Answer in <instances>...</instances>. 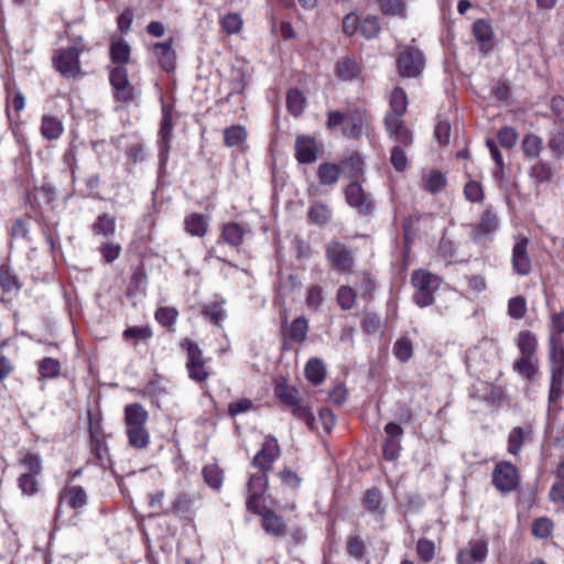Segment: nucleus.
Wrapping results in <instances>:
<instances>
[{
  "instance_id": "1",
  "label": "nucleus",
  "mask_w": 564,
  "mask_h": 564,
  "mask_svg": "<svg viewBox=\"0 0 564 564\" xmlns=\"http://www.w3.org/2000/svg\"><path fill=\"white\" fill-rule=\"evenodd\" d=\"M425 66V58L423 53L415 47L403 46L400 48L397 67L400 76L404 78L419 77Z\"/></svg>"
},
{
  "instance_id": "2",
  "label": "nucleus",
  "mask_w": 564,
  "mask_h": 564,
  "mask_svg": "<svg viewBox=\"0 0 564 564\" xmlns=\"http://www.w3.org/2000/svg\"><path fill=\"white\" fill-rule=\"evenodd\" d=\"M411 282L415 289L413 301L421 307L431 305L434 302L436 276L426 270L419 269L412 273Z\"/></svg>"
},
{
  "instance_id": "3",
  "label": "nucleus",
  "mask_w": 564,
  "mask_h": 564,
  "mask_svg": "<svg viewBox=\"0 0 564 564\" xmlns=\"http://www.w3.org/2000/svg\"><path fill=\"white\" fill-rule=\"evenodd\" d=\"M109 82L115 93V98L123 104L134 100L139 91L130 84L124 66H116L109 73Z\"/></svg>"
},
{
  "instance_id": "4",
  "label": "nucleus",
  "mask_w": 564,
  "mask_h": 564,
  "mask_svg": "<svg viewBox=\"0 0 564 564\" xmlns=\"http://www.w3.org/2000/svg\"><path fill=\"white\" fill-rule=\"evenodd\" d=\"M519 471L510 462H499L492 470V484L502 494L513 491L519 485Z\"/></svg>"
},
{
  "instance_id": "5",
  "label": "nucleus",
  "mask_w": 564,
  "mask_h": 564,
  "mask_svg": "<svg viewBox=\"0 0 564 564\" xmlns=\"http://www.w3.org/2000/svg\"><path fill=\"white\" fill-rule=\"evenodd\" d=\"M53 64L64 77H76L82 73L79 50L75 46L57 50L53 57Z\"/></svg>"
},
{
  "instance_id": "6",
  "label": "nucleus",
  "mask_w": 564,
  "mask_h": 564,
  "mask_svg": "<svg viewBox=\"0 0 564 564\" xmlns=\"http://www.w3.org/2000/svg\"><path fill=\"white\" fill-rule=\"evenodd\" d=\"M325 256L332 269L339 273H349L354 267L351 251L339 241H330L326 246Z\"/></svg>"
},
{
  "instance_id": "7",
  "label": "nucleus",
  "mask_w": 564,
  "mask_h": 564,
  "mask_svg": "<svg viewBox=\"0 0 564 564\" xmlns=\"http://www.w3.org/2000/svg\"><path fill=\"white\" fill-rule=\"evenodd\" d=\"M345 197L347 204L356 209L358 214L362 216L372 214L375 209L372 195L367 193L359 183H350L345 188Z\"/></svg>"
},
{
  "instance_id": "8",
  "label": "nucleus",
  "mask_w": 564,
  "mask_h": 564,
  "mask_svg": "<svg viewBox=\"0 0 564 564\" xmlns=\"http://www.w3.org/2000/svg\"><path fill=\"white\" fill-rule=\"evenodd\" d=\"M281 448L273 435H267L260 451L252 459V465L260 471L268 473L272 469L274 462L280 457Z\"/></svg>"
},
{
  "instance_id": "9",
  "label": "nucleus",
  "mask_w": 564,
  "mask_h": 564,
  "mask_svg": "<svg viewBox=\"0 0 564 564\" xmlns=\"http://www.w3.org/2000/svg\"><path fill=\"white\" fill-rule=\"evenodd\" d=\"M173 137V118L172 107L163 106L162 108V120L159 130V156L161 164L164 165L167 162L170 153V142Z\"/></svg>"
},
{
  "instance_id": "10",
  "label": "nucleus",
  "mask_w": 564,
  "mask_h": 564,
  "mask_svg": "<svg viewBox=\"0 0 564 564\" xmlns=\"http://www.w3.org/2000/svg\"><path fill=\"white\" fill-rule=\"evenodd\" d=\"M488 555V542L485 539L470 540L457 552V564H482Z\"/></svg>"
},
{
  "instance_id": "11",
  "label": "nucleus",
  "mask_w": 564,
  "mask_h": 564,
  "mask_svg": "<svg viewBox=\"0 0 564 564\" xmlns=\"http://www.w3.org/2000/svg\"><path fill=\"white\" fill-rule=\"evenodd\" d=\"M384 433L386 438L382 444L383 457L388 460H395L401 452L403 429L394 422H389L384 426Z\"/></svg>"
},
{
  "instance_id": "12",
  "label": "nucleus",
  "mask_w": 564,
  "mask_h": 564,
  "mask_svg": "<svg viewBox=\"0 0 564 564\" xmlns=\"http://www.w3.org/2000/svg\"><path fill=\"white\" fill-rule=\"evenodd\" d=\"M529 240L525 237L519 238L512 248L511 263L514 272L521 276L531 272V259L528 253Z\"/></svg>"
},
{
  "instance_id": "13",
  "label": "nucleus",
  "mask_w": 564,
  "mask_h": 564,
  "mask_svg": "<svg viewBox=\"0 0 564 564\" xmlns=\"http://www.w3.org/2000/svg\"><path fill=\"white\" fill-rule=\"evenodd\" d=\"M384 124L389 137L393 141L404 147L412 144V132L404 127L402 119L398 118V116H386Z\"/></svg>"
},
{
  "instance_id": "14",
  "label": "nucleus",
  "mask_w": 564,
  "mask_h": 564,
  "mask_svg": "<svg viewBox=\"0 0 564 564\" xmlns=\"http://www.w3.org/2000/svg\"><path fill=\"white\" fill-rule=\"evenodd\" d=\"M317 144L314 138L299 135L295 140V158L301 164H311L317 160Z\"/></svg>"
},
{
  "instance_id": "15",
  "label": "nucleus",
  "mask_w": 564,
  "mask_h": 564,
  "mask_svg": "<svg viewBox=\"0 0 564 564\" xmlns=\"http://www.w3.org/2000/svg\"><path fill=\"white\" fill-rule=\"evenodd\" d=\"M186 368L191 380L202 383L214 373L204 355H188Z\"/></svg>"
},
{
  "instance_id": "16",
  "label": "nucleus",
  "mask_w": 564,
  "mask_h": 564,
  "mask_svg": "<svg viewBox=\"0 0 564 564\" xmlns=\"http://www.w3.org/2000/svg\"><path fill=\"white\" fill-rule=\"evenodd\" d=\"M153 52L161 65V67L170 73L175 69L176 65V54L173 50V40L170 39L169 41L162 42V43H155L153 45Z\"/></svg>"
},
{
  "instance_id": "17",
  "label": "nucleus",
  "mask_w": 564,
  "mask_h": 564,
  "mask_svg": "<svg viewBox=\"0 0 564 564\" xmlns=\"http://www.w3.org/2000/svg\"><path fill=\"white\" fill-rule=\"evenodd\" d=\"M149 420V413L140 403H131L124 406L123 422L124 427L145 426Z\"/></svg>"
},
{
  "instance_id": "18",
  "label": "nucleus",
  "mask_w": 564,
  "mask_h": 564,
  "mask_svg": "<svg viewBox=\"0 0 564 564\" xmlns=\"http://www.w3.org/2000/svg\"><path fill=\"white\" fill-rule=\"evenodd\" d=\"M336 74L341 80L354 82L360 78L361 67L355 58L346 56L337 62Z\"/></svg>"
},
{
  "instance_id": "19",
  "label": "nucleus",
  "mask_w": 564,
  "mask_h": 564,
  "mask_svg": "<svg viewBox=\"0 0 564 564\" xmlns=\"http://www.w3.org/2000/svg\"><path fill=\"white\" fill-rule=\"evenodd\" d=\"M552 361V382L550 388V399H555L561 393V387L564 379V355H551Z\"/></svg>"
},
{
  "instance_id": "20",
  "label": "nucleus",
  "mask_w": 564,
  "mask_h": 564,
  "mask_svg": "<svg viewBox=\"0 0 564 564\" xmlns=\"http://www.w3.org/2000/svg\"><path fill=\"white\" fill-rule=\"evenodd\" d=\"M195 498L188 492H180L172 502L171 512L184 519H191L194 514Z\"/></svg>"
},
{
  "instance_id": "21",
  "label": "nucleus",
  "mask_w": 564,
  "mask_h": 564,
  "mask_svg": "<svg viewBox=\"0 0 564 564\" xmlns=\"http://www.w3.org/2000/svg\"><path fill=\"white\" fill-rule=\"evenodd\" d=\"M473 34L482 51H488L491 47L494 30L490 22L484 19L475 21L473 24Z\"/></svg>"
},
{
  "instance_id": "22",
  "label": "nucleus",
  "mask_w": 564,
  "mask_h": 564,
  "mask_svg": "<svg viewBox=\"0 0 564 564\" xmlns=\"http://www.w3.org/2000/svg\"><path fill=\"white\" fill-rule=\"evenodd\" d=\"M131 47L123 39L112 37L110 41V59L118 66H124L130 59Z\"/></svg>"
},
{
  "instance_id": "23",
  "label": "nucleus",
  "mask_w": 564,
  "mask_h": 564,
  "mask_svg": "<svg viewBox=\"0 0 564 564\" xmlns=\"http://www.w3.org/2000/svg\"><path fill=\"white\" fill-rule=\"evenodd\" d=\"M532 430L531 427H513L508 436V452L509 454L517 456L519 455L522 444L525 441L531 440Z\"/></svg>"
},
{
  "instance_id": "24",
  "label": "nucleus",
  "mask_w": 564,
  "mask_h": 564,
  "mask_svg": "<svg viewBox=\"0 0 564 564\" xmlns=\"http://www.w3.org/2000/svg\"><path fill=\"white\" fill-rule=\"evenodd\" d=\"M262 528L268 534L274 536H280L285 533V522L283 517L269 510L262 516Z\"/></svg>"
},
{
  "instance_id": "25",
  "label": "nucleus",
  "mask_w": 564,
  "mask_h": 564,
  "mask_svg": "<svg viewBox=\"0 0 564 564\" xmlns=\"http://www.w3.org/2000/svg\"><path fill=\"white\" fill-rule=\"evenodd\" d=\"M19 464L23 469L21 475H31L33 477L42 476L43 465L39 454L29 452L19 459Z\"/></svg>"
},
{
  "instance_id": "26",
  "label": "nucleus",
  "mask_w": 564,
  "mask_h": 564,
  "mask_svg": "<svg viewBox=\"0 0 564 564\" xmlns=\"http://www.w3.org/2000/svg\"><path fill=\"white\" fill-rule=\"evenodd\" d=\"M128 443L135 449H144L150 444V433L145 426L126 429Z\"/></svg>"
},
{
  "instance_id": "27",
  "label": "nucleus",
  "mask_w": 564,
  "mask_h": 564,
  "mask_svg": "<svg viewBox=\"0 0 564 564\" xmlns=\"http://www.w3.org/2000/svg\"><path fill=\"white\" fill-rule=\"evenodd\" d=\"M275 397L285 405H296L302 399L300 392L295 387L289 386L285 382H278L274 387Z\"/></svg>"
},
{
  "instance_id": "28",
  "label": "nucleus",
  "mask_w": 564,
  "mask_h": 564,
  "mask_svg": "<svg viewBox=\"0 0 564 564\" xmlns=\"http://www.w3.org/2000/svg\"><path fill=\"white\" fill-rule=\"evenodd\" d=\"M306 379L313 384H319L323 382L326 376V366L319 358H311L305 367Z\"/></svg>"
},
{
  "instance_id": "29",
  "label": "nucleus",
  "mask_w": 564,
  "mask_h": 564,
  "mask_svg": "<svg viewBox=\"0 0 564 564\" xmlns=\"http://www.w3.org/2000/svg\"><path fill=\"white\" fill-rule=\"evenodd\" d=\"M184 225L185 230L189 235L197 237H204L208 228V221L205 216L196 213L188 215L184 220Z\"/></svg>"
},
{
  "instance_id": "30",
  "label": "nucleus",
  "mask_w": 564,
  "mask_h": 564,
  "mask_svg": "<svg viewBox=\"0 0 564 564\" xmlns=\"http://www.w3.org/2000/svg\"><path fill=\"white\" fill-rule=\"evenodd\" d=\"M64 131L63 123L59 119L52 116H43L41 124V133L47 140L58 139Z\"/></svg>"
},
{
  "instance_id": "31",
  "label": "nucleus",
  "mask_w": 564,
  "mask_h": 564,
  "mask_svg": "<svg viewBox=\"0 0 564 564\" xmlns=\"http://www.w3.org/2000/svg\"><path fill=\"white\" fill-rule=\"evenodd\" d=\"M333 212L328 205L314 202L308 209V219L317 226L326 225L332 218Z\"/></svg>"
},
{
  "instance_id": "32",
  "label": "nucleus",
  "mask_w": 564,
  "mask_h": 564,
  "mask_svg": "<svg viewBox=\"0 0 564 564\" xmlns=\"http://www.w3.org/2000/svg\"><path fill=\"white\" fill-rule=\"evenodd\" d=\"M0 288L8 294H15L21 289L17 274L7 265L0 267Z\"/></svg>"
},
{
  "instance_id": "33",
  "label": "nucleus",
  "mask_w": 564,
  "mask_h": 564,
  "mask_svg": "<svg viewBox=\"0 0 564 564\" xmlns=\"http://www.w3.org/2000/svg\"><path fill=\"white\" fill-rule=\"evenodd\" d=\"M245 234V228L234 221L225 224L221 231L224 240L232 247H238L242 243Z\"/></svg>"
},
{
  "instance_id": "34",
  "label": "nucleus",
  "mask_w": 564,
  "mask_h": 564,
  "mask_svg": "<svg viewBox=\"0 0 564 564\" xmlns=\"http://www.w3.org/2000/svg\"><path fill=\"white\" fill-rule=\"evenodd\" d=\"M308 332V322L305 317L300 316L296 317L285 332V336L288 339L302 343L306 338V334Z\"/></svg>"
},
{
  "instance_id": "35",
  "label": "nucleus",
  "mask_w": 564,
  "mask_h": 564,
  "mask_svg": "<svg viewBox=\"0 0 564 564\" xmlns=\"http://www.w3.org/2000/svg\"><path fill=\"white\" fill-rule=\"evenodd\" d=\"M340 166L334 163H322L317 169L318 181L322 185L335 184L340 176Z\"/></svg>"
},
{
  "instance_id": "36",
  "label": "nucleus",
  "mask_w": 564,
  "mask_h": 564,
  "mask_svg": "<svg viewBox=\"0 0 564 564\" xmlns=\"http://www.w3.org/2000/svg\"><path fill=\"white\" fill-rule=\"evenodd\" d=\"M390 107L392 112L386 116H398L401 119L408 107L406 94L402 88L395 87L391 93Z\"/></svg>"
},
{
  "instance_id": "37",
  "label": "nucleus",
  "mask_w": 564,
  "mask_h": 564,
  "mask_svg": "<svg viewBox=\"0 0 564 564\" xmlns=\"http://www.w3.org/2000/svg\"><path fill=\"white\" fill-rule=\"evenodd\" d=\"M424 187L432 194L442 192L447 184L445 175L438 171H430L423 176Z\"/></svg>"
},
{
  "instance_id": "38",
  "label": "nucleus",
  "mask_w": 564,
  "mask_h": 564,
  "mask_svg": "<svg viewBox=\"0 0 564 564\" xmlns=\"http://www.w3.org/2000/svg\"><path fill=\"white\" fill-rule=\"evenodd\" d=\"M93 231L95 235H100L104 237L112 236L116 231L115 217L108 214L99 215L93 225Z\"/></svg>"
},
{
  "instance_id": "39",
  "label": "nucleus",
  "mask_w": 564,
  "mask_h": 564,
  "mask_svg": "<svg viewBox=\"0 0 564 564\" xmlns=\"http://www.w3.org/2000/svg\"><path fill=\"white\" fill-rule=\"evenodd\" d=\"M381 492L378 488L373 487L366 491L364 506L369 512L382 516L384 513V508L381 506Z\"/></svg>"
},
{
  "instance_id": "40",
  "label": "nucleus",
  "mask_w": 564,
  "mask_h": 564,
  "mask_svg": "<svg viewBox=\"0 0 564 564\" xmlns=\"http://www.w3.org/2000/svg\"><path fill=\"white\" fill-rule=\"evenodd\" d=\"M152 336L153 332L150 326H130L123 332V338L131 340L134 345L145 343Z\"/></svg>"
},
{
  "instance_id": "41",
  "label": "nucleus",
  "mask_w": 564,
  "mask_h": 564,
  "mask_svg": "<svg viewBox=\"0 0 564 564\" xmlns=\"http://www.w3.org/2000/svg\"><path fill=\"white\" fill-rule=\"evenodd\" d=\"M40 380L54 379L61 373V362L52 357L43 358L39 364Z\"/></svg>"
},
{
  "instance_id": "42",
  "label": "nucleus",
  "mask_w": 564,
  "mask_h": 564,
  "mask_svg": "<svg viewBox=\"0 0 564 564\" xmlns=\"http://www.w3.org/2000/svg\"><path fill=\"white\" fill-rule=\"evenodd\" d=\"M358 28L362 36L369 40L377 37L381 30L378 18L373 15H367L359 20Z\"/></svg>"
},
{
  "instance_id": "43",
  "label": "nucleus",
  "mask_w": 564,
  "mask_h": 564,
  "mask_svg": "<svg viewBox=\"0 0 564 564\" xmlns=\"http://www.w3.org/2000/svg\"><path fill=\"white\" fill-rule=\"evenodd\" d=\"M155 321L163 327H172L178 317V312L174 306H161L155 311Z\"/></svg>"
},
{
  "instance_id": "44",
  "label": "nucleus",
  "mask_w": 564,
  "mask_h": 564,
  "mask_svg": "<svg viewBox=\"0 0 564 564\" xmlns=\"http://www.w3.org/2000/svg\"><path fill=\"white\" fill-rule=\"evenodd\" d=\"M66 500L73 509H80L87 503V494L82 486H72L66 491Z\"/></svg>"
},
{
  "instance_id": "45",
  "label": "nucleus",
  "mask_w": 564,
  "mask_h": 564,
  "mask_svg": "<svg viewBox=\"0 0 564 564\" xmlns=\"http://www.w3.org/2000/svg\"><path fill=\"white\" fill-rule=\"evenodd\" d=\"M286 106L288 110L294 115L299 116L303 112L305 108V97L303 93L297 89H291L286 96Z\"/></svg>"
},
{
  "instance_id": "46",
  "label": "nucleus",
  "mask_w": 564,
  "mask_h": 564,
  "mask_svg": "<svg viewBox=\"0 0 564 564\" xmlns=\"http://www.w3.org/2000/svg\"><path fill=\"white\" fill-rule=\"evenodd\" d=\"M290 408L295 417L302 420L311 431L315 430V417L308 405L301 400L296 405Z\"/></svg>"
},
{
  "instance_id": "47",
  "label": "nucleus",
  "mask_w": 564,
  "mask_h": 564,
  "mask_svg": "<svg viewBox=\"0 0 564 564\" xmlns=\"http://www.w3.org/2000/svg\"><path fill=\"white\" fill-rule=\"evenodd\" d=\"M205 482L213 489H219L223 485V470L217 465H207L203 469Z\"/></svg>"
},
{
  "instance_id": "48",
  "label": "nucleus",
  "mask_w": 564,
  "mask_h": 564,
  "mask_svg": "<svg viewBox=\"0 0 564 564\" xmlns=\"http://www.w3.org/2000/svg\"><path fill=\"white\" fill-rule=\"evenodd\" d=\"M514 370L530 379V380H533L536 372H538V366H536V362H534L530 355H524L522 358H520L513 366Z\"/></svg>"
},
{
  "instance_id": "49",
  "label": "nucleus",
  "mask_w": 564,
  "mask_h": 564,
  "mask_svg": "<svg viewBox=\"0 0 564 564\" xmlns=\"http://www.w3.org/2000/svg\"><path fill=\"white\" fill-rule=\"evenodd\" d=\"M90 452L99 464L104 465L110 462L106 436L90 440Z\"/></svg>"
},
{
  "instance_id": "50",
  "label": "nucleus",
  "mask_w": 564,
  "mask_h": 564,
  "mask_svg": "<svg viewBox=\"0 0 564 564\" xmlns=\"http://www.w3.org/2000/svg\"><path fill=\"white\" fill-rule=\"evenodd\" d=\"M40 478L31 475H20L18 478V487L25 496H34L40 490Z\"/></svg>"
},
{
  "instance_id": "51",
  "label": "nucleus",
  "mask_w": 564,
  "mask_h": 564,
  "mask_svg": "<svg viewBox=\"0 0 564 564\" xmlns=\"http://www.w3.org/2000/svg\"><path fill=\"white\" fill-rule=\"evenodd\" d=\"M341 170L349 175V177H358L362 174L364 162L358 154H352L348 159L341 161Z\"/></svg>"
},
{
  "instance_id": "52",
  "label": "nucleus",
  "mask_w": 564,
  "mask_h": 564,
  "mask_svg": "<svg viewBox=\"0 0 564 564\" xmlns=\"http://www.w3.org/2000/svg\"><path fill=\"white\" fill-rule=\"evenodd\" d=\"M246 137V130L241 126H231L224 131V140L227 147L240 145Z\"/></svg>"
},
{
  "instance_id": "53",
  "label": "nucleus",
  "mask_w": 564,
  "mask_h": 564,
  "mask_svg": "<svg viewBox=\"0 0 564 564\" xmlns=\"http://www.w3.org/2000/svg\"><path fill=\"white\" fill-rule=\"evenodd\" d=\"M523 153L529 158H538L542 150V140L535 134H527L521 144Z\"/></svg>"
},
{
  "instance_id": "54",
  "label": "nucleus",
  "mask_w": 564,
  "mask_h": 564,
  "mask_svg": "<svg viewBox=\"0 0 564 564\" xmlns=\"http://www.w3.org/2000/svg\"><path fill=\"white\" fill-rule=\"evenodd\" d=\"M268 475L264 471L250 476L247 484L248 494L263 495L268 488Z\"/></svg>"
},
{
  "instance_id": "55",
  "label": "nucleus",
  "mask_w": 564,
  "mask_h": 564,
  "mask_svg": "<svg viewBox=\"0 0 564 564\" xmlns=\"http://www.w3.org/2000/svg\"><path fill=\"white\" fill-rule=\"evenodd\" d=\"M464 196L470 203H481L485 198L481 184L473 180L468 181L464 186Z\"/></svg>"
},
{
  "instance_id": "56",
  "label": "nucleus",
  "mask_w": 564,
  "mask_h": 564,
  "mask_svg": "<svg viewBox=\"0 0 564 564\" xmlns=\"http://www.w3.org/2000/svg\"><path fill=\"white\" fill-rule=\"evenodd\" d=\"M203 314L206 318H208L212 323L217 326H220L221 322L226 317V311L220 303H213L210 305H206Z\"/></svg>"
},
{
  "instance_id": "57",
  "label": "nucleus",
  "mask_w": 564,
  "mask_h": 564,
  "mask_svg": "<svg viewBox=\"0 0 564 564\" xmlns=\"http://www.w3.org/2000/svg\"><path fill=\"white\" fill-rule=\"evenodd\" d=\"M553 522L545 517L534 520L532 524V533L539 539H546L552 534Z\"/></svg>"
},
{
  "instance_id": "58",
  "label": "nucleus",
  "mask_w": 564,
  "mask_h": 564,
  "mask_svg": "<svg viewBox=\"0 0 564 564\" xmlns=\"http://www.w3.org/2000/svg\"><path fill=\"white\" fill-rule=\"evenodd\" d=\"M337 302L345 311L352 308L356 302L355 291L349 286H340L337 291Z\"/></svg>"
},
{
  "instance_id": "59",
  "label": "nucleus",
  "mask_w": 564,
  "mask_h": 564,
  "mask_svg": "<svg viewBox=\"0 0 564 564\" xmlns=\"http://www.w3.org/2000/svg\"><path fill=\"white\" fill-rule=\"evenodd\" d=\"M498 226V219L496 214L491 208H487L481 215L480 223L476 227L477 230H480L482 234H489L496 230Z\"/></svg>"
},
{
  "instance_id": "60",
  "label": "nucleus",
  "mask_w": 564,
  "mask_h": 564,
  "mask_svg": "<svg viewBox=\"0 0 564 564\" xmlns=\"http://www.w3.org/2000/svg\"><path fill=\"white\" fill-rule=\"evenodd\" d=\"M242 26V19L237 13H228L221 19V29L229 35L237 34Z\"/></svg>"
},
{
  "instance_id": "61",
  "label": "nucleus",
  "mask_w": 564,
  "mask_h": 564,
  "mask_svg": "<svg viewBox=\"0 0 564 564\" xmlns=\"http://www.w3.org/2000/svg\"><path fill=\"white\" fill-rule=\"evenodd\" d=\"M305 302L310 310L317 311L324 302L323 288L319 285L310 286Z\"/></svg>"
},
{
  "instance_id": "62",
  "label": "nucleus",
  "mask_w": 564,
  "mask_h": 564,
  "mask_svg": "<svg viewBox=\"0 0 564 564\" xmlns=\"http://www.w3.org/2000/svg\"><path fill=\"white\" fill-rule=\"evenodd\" d=\"M517 345L520 352H534L536 349V338L531 332L523 330L518 335Z\"/></svg>"
},
{
  "instance_id": "63",
  "label": "nucleus",
  "mask_w": 564,
  "mask_h": 564,
  "mask_svg": "<svg viewBox=\"0 0 564 564\" xmlns=\"http://www.w3.org/2000/svg\"><path fill=\"white\" fill-rule=\"evenodd\" d=\"M527 302L523 296H516L509 300L508 314L514 319H520L525 315Z\"/></svg>"
},
{
  "instance_id": "64",
  "label": "nucleus",
  "mask_w": 564,
  "mask_h": 564,
  "mask_svg": "<svg viewBox=\"0 0 564 564\" xmlns=\"http://www.w3.org/2000/svg\"><path fill=\"white\" fill-rule=\"evenodd\" d=\"M416 552L423 562H431L435 555L434 542L427 539H420L416 543Z\"/></svg>"
}]
</instances>
